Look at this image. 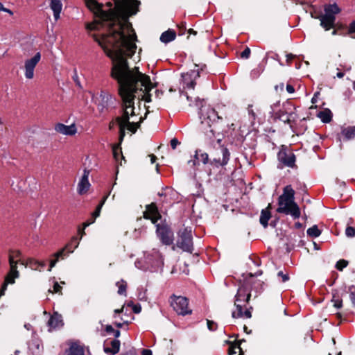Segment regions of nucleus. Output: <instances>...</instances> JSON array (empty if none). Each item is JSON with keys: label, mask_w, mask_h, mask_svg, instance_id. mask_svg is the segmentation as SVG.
I'll return each instance as SVG.
<instances>
[{"label": "nucleus", "mask_w": 355, "mask_h": 355, "mask_svg": "<svg viewBox=\"0 0 355 355\" xmlns=\"http://www.w3.org/2000/svg\"><path fill=\"white\" fill-rule=\"evenodd\" d=\"M277 168L282 169L284 167L295 168L296 156L288 146L282 145L277 153Z\"/></svg>", "instance_id": "nucleus-9"}, {"label": "nucleus", "mask_w": 355, "mask_h": 355, "mask_svg": "<svg viewBox=\"0 0 355 355\" xmlns=\"http://www.w3.org/2000/svg\"><path fill=\"white\" fill-rule=\"evenodd\" d=\"M347 33L349 35L355 33V20H354L349 23L348 28H347Z\"/></svg>", "instance_id": "nucleus-45"}, {"label": "nucleus", "mask_w": 355, "mask_h": 355, "mask_svg": "<svg viewBox=\"0 0 355 355\" xmlns=\"http://www.w3.org/2000/svg\"><path fill=\"white\" fill-rule=\"evenodd\" d=\"M288 114L286 111L279 110L275 113V117L286 123L285 118L288 116Z\"/></svg>", "instance_id": "nucleus-37"}, {"label": "nucleus", "mask_w": 355, "mask_h": 355, "mask_svg": "<svg viewBox=\"0 0 355 355\" xmlns=\"http://www.w3.org/2000/svg\"><path fill=\"white\" fill-rule=\"evenodd\" d=\"M73 80L76 82V85H77L78 87H81V85H80V81H79V80H78V75H77V73H76V70H75V74H74V76H73Z\"/></svg>", "instance_id": "nucleus-53"}, {"label": "nucleus", "mask_w": 355, "mask_h": 355, "mask_svg": "<svg viewBox=\"0 0 355 355\" xmlns=\"http://www.w3.org/2000/svg\"><path fill=\"white\" fill-rule=\"evenodd\" d=\"M194 160H189L188 164L192 163L193 166L198 164L200 162L202 164H206L209 162V155L207 153H204L202 150H196L194 155Z\"/></svg>", "instance_id": "nucleus-22"}, {"label": "nucleus", "mask_w": 355, "mask_h": 355, "mask_svg": "<svg viewBox=\"0 0 355 355\" xmlns=\"http://www.w3.org/2000/svg\"><path fill=\"white\" fill-rule=\"evenodd\" d=\"M77 242L79 243V241L78 240V239L75 236L73 237L71 242L68 243V244H71L69 249H73L74 248L75 245L77 243Z\"/></svg>", "instance_id": "nucleus-52"}, {"label": "nucleus", "mask_w": 355, "mask_h": 355, "mask_svg": "<svg viewBox=\"0 0 355 355\" xmlns=\"http://www.w3.org/2000/svg\"><path fill=\"white\" fill-rule=\"evenodd\" d=\"M110 193H108L107 195H106L105 196H104L102 199V200L101 201L99 205H101V207L103 206V205L105 204L106 200L108 198V196H109Z\"/></svg>", "instance_id": "nucleus-61"}, {"label": "nucleus", "mask_w": 355, "mask_h": 355, "mask_svg": "<svg viewBox=\"0 0 355 355\" xmlns=\"http://www.w3.org/2000/svg\"><path fill=\"white\" fill-rule=\"evenodd\" d=\"M114 336L116 338H119L120 336L121 332L119 330H115L114 331Z\"/></svg>", "instance_id": "nucleus-62"}, {"label": "nucleus", "mask_w": 355, "mask_h": 355, "mask_svg": "<svg viewBox=\"0 0 355 355\" xmlns=\"http://www.w3.org/2000/svg\"><path fill=\"white\" fill-rule=\"evenodd\" d=\"M132 311L135 313H139L141 311V305L139 304L133 305Z\"/></svg>", "instance_id": "nucleus-50"}, {"label": "nucleus", "mask_w": 355, "mask_h": 355, "mask_svg": "<svg viewBox=\"0 0 355 355\" xmlns=\"http://www.w3.org/2000/svg\"><path fill=\"white\" fill-rule=\"evenodd\" d=\"M264 67L261 64H259L257 67L254 68L251 71L250 76L253 79H256L261 74L263 71Z\"/></svg>", "instance_id": "nucleus-35"}, {"label": "nucleus", "mask_w": 355, "mask_h": 355, "mask_svg": "<svg viewBox=\"0 0 355 355\" xmlns=\"http://www.w3.org/2000/svg\"><path fill=\"white\" fill-rule=\"evenodd\" d=\"M192 230L191 227H184L178 232V239L176 243L178 248L183 251L192 253L193 250Z\"/></svg>", "instance_id": "nucleus-10"}, {"label": "nucleus", "mask_w": 355, "mask_h": 355, "mask_svg": "<svg viewBox=\"0 0 355 355\" xmlns=\"http://www.w3.org/2000/svg\"><path fill=\"white\" fill-rule=\"evenodd\" d=\"M116 285L119 286L118 293L119 295H125L126 293V284H122L119 285V282L116 283Z\"/></svg>", "instance_id": "nucleus-43"}, {"label": "nucleus", "mask_w": 355, "mask_h": 355, "mask_svg": "<svg viewBox=\"0 0 355 355\" xmlns=\"http://www.w3.org/2000/svg\"><path fill=\"white\" fill-rule=\"evenodd\" d=\"M55 130L60 134L70 136L74 135L77 132V129L74 123L70 125H66L63 123H58L55 126Z\"/></svg>", "instance_id": "nucleus-20"}, {"label": "nucleus", "mask_w": 355, "mask_h": 355, "mask_svg": "<svg viewBox=\"0 0 355 355\" xmlns=\"http://www.w3.org/2000/svg\"><path fill=\"white\" fill-rule=\"evenodd\" d=\"M87 8L92 10L94 14L99 18V21L95 20L91 24L87 25V28L90 31L100 30L101 27H105L108 32L109 18L105 17L103 14L109 13V8L107 10L103 8V5L98 3L96 0H85Z\"/></svg>", "instance_id": "nucleus-5"}, {"label": "nucleus", "mask_w": 355, "mask_h": 355, "mask_svg": "<svg viewBox=\"0 0 355 355\" xmlns=\"http://www.w3.org/2000/svg\"><path fill=\"white\" fill-rule=\"evenodd\" d=\"M207 328L211 331H214L217 329L218 324L213 320H207Z\"/></svg>", "instance_id": "nucleus-40"}, {"label": "nucleus", "mask_w": 355, "mask_h": 355, "mask_svg": "<svg viewBox=\"0 0 355 355\" xmlns=\"http://www.w3.org/2000/svg\"><path fill=\"white\" fill-rule=\"evenodd\" d=\"M123 355H135V352L133 349L129 350L128 352H125Z\"/></svg>", "instance_id": "nucleus-64"}, {"label": "nucleus", "mask_w": 355, "mask_h": 355, "mask_svg": "<svg viewBox=\"0 0 355 355\" xmlns=\"http://www.w3.org/2000/svg\"><path fill=\"white\" fill-rule=\"evenodd\" d=\"M164 265L163 257L159 250L153 249L150 252L144 255V265L141 264V261H137L135 266L137 268L143 270H157L162 268Z\"/></svg>", "instance_id": "nucleus-7"}, {"label": "nucleus", "mask_w": 355, "mask_h": 355, "mask_svg": "<svg viewBox=\"0 0 355 355\" xmlns=\"http://www.w3.org/2000/svg\"><path fill=\"white\" fill-rule=\"evenodd\" d=\"M297 119V114L295 112H291L288 113V116H286V123L291 124L295 123Z\"/></svg>", "instance_id": "nucleus-36"}, {"label": "nucleus", "mask_w": 355, "mask_h": 355, "mask_svg": "<svg viewBox=\"0 0 355 355\" xmlns=\"http://www.w3.org/2000/svg\"><path fill=\"white\" fill-rule=\"evenodd\" d=\"M180 143L176 138H173L171 140V146L173 149H175L178 145H179Z\"/></svg>", "instance_id": "nucleus-47"}, {"label": "nucleus", "mask_w": 355, "mask_h": 355, "mask_svg": "<svg viewBox=\"0 0 355 355\" xmlns=\"http://www.w3.org/2000/svg\"><path fill=\"white\" fill-rule=\"evenodd\" d=\"M103 51L112 63L111 77L118 83V94L121 99V116L116 118L119 126V142L123 141L125 130L132 134L140 127L143 118L137 122L130 121V117L137 116L135 100L151 101L150 90L153 84L148 76L140 72L139 67L130 68L127 58L132 57L137 46H101Z\"/></svg>", "instance_id": "nucleus-1"}, {"label": "nucleus", "mask_w": 355, "mask_h": 355, "mask_svg": "<svg viewBox=\"0 0 355 355\" xmlns=\"http://www.w3.org/2000/svg\"><path fill=\"white\" fill-rule=\"evenodd\" d=\"M286 91L290 94H293L295 92V89L291 85H287Z\"/></svg>", "instance_id": "nucleus-55"}, {"label": "nucleus", "mask_w": 355, "mask_h": 355, "mask_svg": "<svg viewBox=\"0 0 355 355\" xmlns=\"http://www.w3.org/2000/svg\"><path fill=\"white\" fill-rule=\"evenodd\" d=\"M306 233L309 236L316 238L321 234V231L318 229L316 225H314L307 230Z\"/></svg>", "instance_id": "nucleus-34"}, {"label": "nucleus", "mask_w": 355, "mask_h": 355, "mask_svg": "<svg viewBox=\"0 0 355 355\" xmlns=\"http://www.w3.org/2000/svg\"><path fill=\"white\" fill-rule=\"evenodd\" d=\"M311 16L312 18H314V19H318L320 21V15H318L316 14V12H311Z\"/></svg>", "instance_id": "nucleus-59"}, {"label": "nucleus", "mask_w": 355, "mask_h": 355, "mask_svg": "<svg viewBox=\"0 0 355 355\" xmlns=\"http://www.w3.org/2000/svg\"><path fill=\"white\" fill-rule=\"evenodd\" d=\"M58 261H59V259L57 257H54L53 259L51 260L49 271L51 270L52 268H53L55 266V264L57 263V262Z\"/></svg>", "instance_id": "nucleus-49"}, {"label": "nucleus", "mask_w": 355, "mask_h": 355, "mask_svg": "<svg viewBox=\"0 0 355 355\" xmlns=\"http://www.w3.org/2000/svg\"><path fill=\"white\" fill-rule=\"evenodd\" d=\"M277 277L282 278V282L284 283L289 280V275L288 272H284L280 270L277 272Z\"/></svg>", "instance_id": "nucleus-39"}, {"label": "nucleus", "mask_w": 355, "mask_h": 355, "mask_svg": "<svg viewBox=\"0 0 355 355\" xmlns=\"http://www.w3.org/2000/svg\"><path fill=\"white\" fill-rule=\"evenodd\" d=\"M142 355H153L150 349H144L141 352Z\"/></svg>", "instance_id": "nucleus-57"}, {"label": "nucleus", "mask_w": 355, "mask_h": 355, "mask_svg": "<svg viewBox=\"0 0 355 355\" xmlns=\"http://www.w3.org/2000/svg\"><path fill=\"white\" fill-rule=\"evenodd\" d=\"M10 254H12L15 258H17L20 259V257H21V252L19 250H9Z\"/></svg>", "instance_id": "nucleus-46"}, {"label": "nucleus", "mask_w": 355, "mask_h": 355, "mask_svg": "<svg viewBox=\"0 0 355 355\" xmlns=\"http://www.w3.org/2000/svg\"><path fill=\"white\" fill-rule=\"evenodd\" d=\"M179 96L180 99L184 98V97L187 98V101H191V98L187 94L183 95L182 93L180 91L179 92Z\"/></svg>", "instance_id": "nucleus-56"}, {"label": "nucleus", "mask_w": 355, "mask_h": 355, "mask_svg": "<svg viewBox=\"0 0 355 355\" xmlns=\"http://www.w3.org/2000/svg\"><path fill=\"white\" fill-rule=\"evenodd\" d=\"M237 347L236 346H230L228 349V355H234L236 354V349Z\"/></svg>", "instance_id": "nucleus-51"}, {"label": "nucleus", "mask_w": 355, "mask_h": 355, "mask_svg": "<svg viewBox=\"0 0 355 355\" xmlns=\"http://www.w3.org/2000/svg\"><path fill=\"white\" fill-rule=\"evenodd\" d=\"M250 53H251V51H250V48L246 47L245 49V50L241 53L240 56L243 59H248V58H249V57L250 55Z\"/></svg>", "instance_id": "nucleus-44"}, {"label": "nucleus", "mask_w": 355, "mask_h": 355, "mask_svg": "<svg viewBox=\"0 0 355 355\" xmlns=\"http://www.w3.org/2000/svg\"><path fill=\"white\" fill-rule=\"evenodd\" d=\"M346 140L355 138V126L343 127L340 133Z\"/></svg>", "instance_id": "nucleus-30"}, {"label": "nucleus", "mask_w": 355, "mask_h": 355, "mask_svg": "<svg viewBox=\"0 0 355 355\" xmlns=\"http://www.w3.org/2000/svg\"><path fill=\"white\" fill-rule=\"evenodd\" d=\"M2 11H4V12L8 13L10 15H13V12L12 10H10L8 8H6L4 7H3V9H2Z\"/></svg>", "instance_id": "nucleus-63"}, {"label": "nucleus", "mask_w": 355, "mask_h": 355, "mask_svg": "<svg viewBox=\"0 0 355 355\" xmlns=\"http://www.w3.org/2000/svg\"><path fill=\"white\" fill-rule=\"evenodd\" d=\"M47 324L49 327V331H51L62 327L63 325V322L61 315L57 313L53 314L49 318Z\"/></svg>", "instance_id": "nucleus-23"}, {"label": "nucleus", "mask_w": 355, "mask_h": 355, "mask_svg": "<svg viewBox=\"0 0 355 355\" xmlns=\"http://www.w3.org/2000/svg\"><path fill=\"white\" fill-rule=\"evenodd\" d=\"M69 355H84V349L77 345H72L69 348Z\"/></svg>", "instance_id": "nucleus-33"}, {"label": "nucleus", "mask_w": 355, "mask_h": 355, "mask_svg": "<svg viewBox=\"0 0 355 355\" xmlns=\"http://www.w3.org/2000/svg\"><path fill=\"white\" fill-rule=\"evenodd\" d=\"M89 173V170L87 168L84 169L83 175L78 184V192L79 194L86 193L90 187V183L88 180Z\"/></svg>", "instance_id": "nucleus-19"}, {"label": "nucleus", "mask_w": 355, "mask_h": 355, "mask_svg": "<svg viewBox=\"0 0 355 355\" xmlns=\"http://www.w3.org/2000/svg\"><path fill=\"white\" fill-rule=\"evenodd\" d=\"M342 295L339 294L338 290L332 291V299L331 302H334V306L336 309H340L343 306Z\"/></svg>", "instance_id": "nucleus-31"}, {"label": "nucleus", "mask_w": 355, "mask_h": 355, "mask_svg": "<svg viewBox=\"0 0 355 355\" xmlns=\"http://www.w3.org/2000/svg\"><path fill=\"white\" fill-rule=\"evenodd\" d=\"M26 266L32 270H40V268H44L46 263L44 261H39L33 258H28L26 259Z\"/></svg>", "instance_id": "nucleus-27"}, {"label": "nucleus", "mask_w": 355, "mask_h": 355, "mask_svg": "<svg viewBox=\"0 0 355 355\" xmlns=\"http://www.w3.org/2000/svg\"><path fill=\"white\" fill-rule=\"evenodd\" d=\"M349 297L352 302V304L354 306H355V286H351L349 288Z\"/></svg>", "instance_id": "nucleus-38"}, {"label": "nucleus", "mask_w": 355, "mask_h": 355, "mask_svg": "<svg viewBox=\"0 0 355 355\" xmlns=\"http://www.w3.org/2000/svg\"><path fill=\"white\" fill-rule=\"evenodd\" d=\"M348 262L345 260H339L336 265V267L338 270H342L344 268L347 266Z\"/></svg>", "instance_id": "nucleus-41"}, {"label": "nucleus", "mask_w": 355, "mask_h": 355, "mask_svg": "<svg viewBox=\"0 0 355 355\" xmlns=\"http://www.w3.org/2000/svg\"><path fill=\"white\" fill-rule=\"evenodd\" d=\"M105 331L107 333H113L114 329L111 325H107L105 327Z\"/></svg>", "instance_id": "nucleus-58"}, {"label": "nucleus", "mask_w": 355, "mask_h": 355, "mask_svg": "<svg viewBox=\"0 0 355 355\" xmlns=\"http://www.w3.org/2000/svg\"><path fill=\"white\" fill-rule=\"evenodd\" d=\"M106 6L109 13L103 14L109 18L108 32L100 33L101 40H96L98 44H135L137 37L132 28H124L128 19L139 11L141 2L138 0H112Z\"/></svg>", "instance_id": "nucleus-2"}, {"label": "nucleus", "mask_w": 355, "mask_h": 355, "mask_svg": "<svg viewBox=\"0 0 355 355\" xmlns=\"http://www.w3.org/2000/svg\"><path fill=\"white\" fill-rule=\"evenodd\" d=\"M278 205V213L291 215L294 219L300 218V210L295 202V191L291 185L284 187L283 193L279 197Z\"/></svg>", "instance_id": "nucleus-4"}, {"label": "nucleus", "mask_w": 355, "mask_h": 355, "mask_svg": "<svg viewBox=\"0 0 355 355\" xmlns=\"http://www.w3.org/2000/svg\"><path fill=\"white\" fill-rule=\"evenodd\" d=\"M341 12V9L336 3L326 4L324 6V13L320 15V26L329 31L335 26L336 15Z\"/></svg>", "instance_id": "nucleus-8"}, {"label": "nucleus", "mask_w": 355, "mask_h": 355, "mask_svg": "<svg viewBox=\"0 0 355 355\" xmlns=\"http://www.w3.org/2000/svg\"><path fill=\"white\" fill-rule=\"evenodd\" d=\"M177 35H182V33L180 32L177 33L174 29L168 28L161 34L159 40L161 42L168 44L173 42L175 39Z\"/></svg>", "instance_id": "nucleus-21"}, {"label": "nucleus", "mask_w": 355, "mask_h": 355, "mask_svg": "<svg viewBox=\"0 0 355 355\" xmlns=\"http://www.w3.org/2000/svg\"><path fill=\"white\" fill-rule=\"evenodd\" d=\"M204 99L199 97L196 98V105L200 107V119L201 121V129L204 133L211 139L215 137V127L211 128L212 125L219 121L222 120L223 117L211 107H203L202 103Z\"/></svg>", "instance_id": "nucleus-3"}, {"label": "nucleus", "mask_w": 355, "mask_h": 355, "mask_svg": "<svg viewBox=\"0 0 355 355\" xmlns=\"http://www.w3.org/2000/svg\"><path fill=\"white\" fill-rule=\"evenodd\" d=\"M144 217L150 219L153 224H155L161 218V215L155 203L146 206V210L144 212Z\"/></svg>", "instance_id": "nucleus-18"}, {"label": "nucleus", "mask_w": 355, "mask_h": 355, "mask_svg": "<svg viewBox=\"0 0 355 355\" xmlns=\"http://www.w3.org/2000/svg\"><path fill=\"white\" fill-rule=\"evenodd\" d=\"M157 234L163 244L169 245L173 243V234L167 227L157 225Z\"/></svg>", "instance_id": "nucleus-17"}, {"label": "nucleus", "mask_w": 355, "mask_h": 355, "mask_svg": "<svg viewBox=\"0 0 355 355\" xmlns=\"http://www.w3.org/2000/svg\"><path fill=\"white\" fill-rule=\"evenodd\" d=\"M248 292V289L244 286H241L239 288L237 293L235 295L234 302L236 311H232V318H238L243 317V303L248 302L251 297V294Z\"/></svg>", "instance_id": "nucleus-11"}, {"label": "nucleus", "mask_w": 355, "mask_h": 355, "mask_svg": "<svg viewBox=\"0 0 355 355\" xmlns=\"http://www.w3.org/2000/svg\"><path fill=\"white\" fill-rule=\"evenodd\" d=\"M216 157L210 161V164L217 168L226 166L230 157L229 150L225 147L221 146L216 150Z\"/></svg>", "instance_id": "nucleus-14"}, {"label": "nucleus", "mask_w": 355, "mask_h": 355, "mask_svg": "<svg viewBox=\"0 0 355 355\" xmlns=\"http://www.w3.org/2000/svg\"><path fill=\"white\" fill-rule=\"evenodd\" d=\"M116 99L111 94L101 91L97 103L98 110L101 113L109 112L110 109L115 108Z\"/></svg>", "instance_id": "nucleus-12"}, {"label": "nucleus", "mask_w": 355, "mask_h": 355, "mask_svg": "<svg viewBox=\"0 0 355 355\" xmlns=\"http://www.w3.org/2000/svg\"><path fill=\"white\" fill-rule=\"evenodd\" d=\"M41 59V53L37 52L33 58L27 59L24 62V75L27 79H32L34 77V69Z\"/></svg>", "instance_id": "nucleus-16"}, {"label": "nucleus", "mask_w": 355, "mask_h": 355, "mask_svg": "<svg viewBox=\"0 0 355 355\" xmlns=\"http://www.w3.org/2000/svg\"><path fill=\"white\" fill-rule=\"evenodd\" d=\"M62 287L57 282H55L53 285V293H60Z\"/></svg>", "instance_id": "nucleus-48"}, {"label": "nucleus", "mask_w": 355, "mask_h": 355, "mask_svg": "<svg viewBox=\"0 0 355 355\" xmlns=\"http://www.w3.org/2000/svg\"><path fill=\"white\" fill-rule=\"evenodd\" d=\"M71 244H67L64 248L61 249L58 252L55 253L53 256V257H57L59 259H64L65 257L68 256L69 254L72 253L73 250L78 248V242L75 245L73 249H69Z\"/></svg>", "instance_id": "nucleus-25"}, {"label": "nucleus", "mask_w": 355, "mask_h": 355, "mask_svg": "<svg viewBox=\"0 0 355 355\" xmlns=\"http://www.w3.org/2000/svg\"><path fill=\"white\" fill-rule=\"evenodd\" d=\"M120 341L117 339L112 340L110 343L112 347H104V352L107 354L114 355L120 349Z\"/></svg>", "instance_id": "nucleus-28"}, {"label": "nucleus", "mask_w": 355, "mask_h": 355, "mask_svg": "<svg viewBox=\"0 0 355 355\" xmlns=\"http://www.w3.org/2000/svg\"><path fill=\"white\" fill-rule=\"evenodd\" d=\"M174 299L171 301V306L174 311L182 315L191 313V310L188 309V300L185 297L173 295Z\"/></svg>", "instance_id": "nucleus-15"}, {"label": "nucleus", "mask_w": 355, "mask_h": 355, "mask_svg": "<svg viewBox=\"0 0 355 355\" xmlns=\"http://www.w3.org/2000/svg\"><path fill=\"white\" fill-rule=\"evenodd\" d=\"M117 149H118V147L113 148V155L116 159H118V155H119V154L117 153Z\"/></svg>", "instance_id": "nucleus-60"}, {"label": "nucleus", "mask_w": 355, "mask_h": 355, "mask_svg": "<svg viewBox=\"0 0 355 355\" xmlns=\"http://www.w3.org/2000/svg\"><path fill=\"white\" fill-rule=\"evenodd\" d=\"M270 207V205H269L266 209H262L261 212L259 222L265 228L268 227V220L271 217V214L270 211H269Z\"/></svg>", "instance_id": "nucleus-29"}, {"label": "nucleus", "mask_w": 355, "mask_h": 355, "mask_svg": "<svg viewBox=\"0 0 355 355\" xmlns=\"http://www.w3.org/2000/svg\"><path fill=\"white\" fill-rule=\"evenodd\" d=\"M318 116L323 123H329L332 119V113L329 109H327L325 110L320 111L318 114Z\"/></svg>", "instance_id": "nucleus-32"}, {"label": "nucleus", "mask_w": 355, "mask_h": 355, "mask_svg": "<svg viewBox=\"0 0 355 355\" xmlns=\"http://www.w3.org/2000/svg\"><path fill=\"white\" fill-rule=\"evenodd\" d=\"M101 209H102V207L98 205L97 206L95 211L93 212L92 214V220L90 221H87V222L83 223V227H84L83 229H82V230L79 229L78 230V233L80 234V239H81L82 236L85 234L84 229L85 227H88L89 225H90L91 224H92L93 223H94L96 218L99 216L101 211Z\"/></svg>", "instance_id": "nucleus-26"}, {"label": "nucleus", "mask_w": 355, "mask_h": 355, "mask_svg": "<svg viewBox=\"0 0 355 355\" xmlns=\"http://www.w3.org/2000/svg\"><path fill=\"white\" fill-rule=\"evenodd\" d=\"M345 234L348 237H354L355 236V228L347 227L345 230Z\"/></svg>", "instance_id": "nucleus-42"}, {"label": "nucleus", "mask_w": 355, "mask_h": 355, "mask_svg": "<svg viewBox=\"0 0 355 355\" xmlns=\"http://www.w3.org/2000/svg\"><path fill=\"white\" fill-rule=\"evenodd\" d=\"M201 60H205V58H201L199 53H194L192 55V61L195 69L182 74L183 83L187 88L194 89L196 80L200 77V71H203L207 68L206 64L201 62Z\"/></svg>", "instance_id": "nucleus-6"}, {"label": "nucleus", "mask_w": 355, "mask_h": 355, "mask_svg": "<svg viewBox=\"0 0 355 355\" xmlns=\"http://www.w3.org/2000/svg\"><path fill=\"white\" fill-rule=\"evenodd\" d=\"M8 261L10 270L2 285L1 291H0V296L4 294V292L7 288L8 284H14L15 279L18 278L19 277V272L17 270V264L19 263V261L17 260H15L14 257L12 254H9Z\"/></svg>", "instance_id": "nucleus-13"}, {"label": "nucleus", "mask_w": 355, "mask_h": 355, "mask_svg": "<svg viewBox=\"0 0 355 355\" xmlns=\"http://www.w3.org/2000/svg\"><path fill=\"white\" fill-rule=\"evenodd\" d=\"M243 316H245L246 318H250L252 317L251 311L248 309L244 312L243 311Z\"/></svg>", "instance_id": "nucleus-54"}, {"label": "nucleus", "mask_w": 355, "mask_h": 355, "mask_svg": "<svg viewBox=\"0 0 355 355\" xmlns=\"http://www.w3.org/2000/svg\"><path fill=\"white\" fill-rule=\"evenodd\" d=\"M49 6L53 12V17L55 21L60 17V13L62 10V3L60 0H51Z\"/></svg>", "instance_id": "nucleus-24"}]
</instances>
